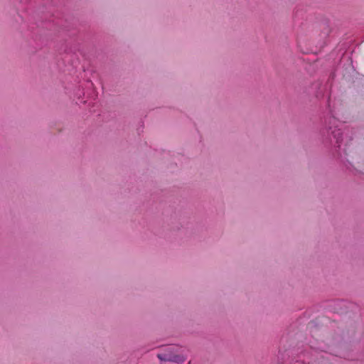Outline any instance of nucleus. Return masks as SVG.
Segmentation results:
<instances>
[{
  "mask_svg": "<svg viewBox=\"0 0 364 364\" xmlns=\"http://www.w3.org/2000/svg\"><path fill=\"white\" fill-rule=\"evenodd\" d=\"M158 358L161 360L172 361L175 363H182L184 358L179 355H175L171 352L170 353H161L158 355Z\"/></svg>",
  "mask_w": 364,
  "mask_h": 364,
  "instance_id": "nucleus-1",
  "label": "nucleus"
}]
</instances>
